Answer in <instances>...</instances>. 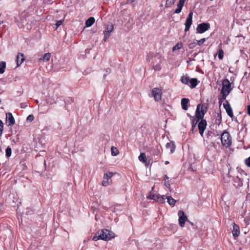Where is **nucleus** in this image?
Segmentation results:
<instances>
[{
    "label": "nucleus",
    "mask_w": 250,
    "mask_h": 250,
    "mask_svg": "<svg viewBox=\"0 0 250 250\" xmlns=\"http://www.w3.org/2000/svg\"><path fill=\"white\" fill-rule=\"evenodd\" d=\"M114 25L113 24L108 25L105 30L104 31V42L109 37L110 33L113 31Z\"/></svg>",
    "instance_id": "nucleus-11"
},
{
    "label": "nucleus",
    "mask_w": 250,
    "mask_h": 250,
    "mask_svg": "<svg viewBox=\"0 0 250 250\" xmlns=\"http://www.w3.org/2000/svg\"><path fill=\"white\" fill-rule=\"evenodd\" d=\"M11 153H12L11 148L10 147H8L6 149V156L7 157H10L11 156Z\"/></svg>",
    "instance_id": "nucleus-32"
},
{
    "label": "nucleus",
    "mask_w": 250,
    "mask_h": 250,
    "mask_svg": "<svg viewBox=\"0 0 250 250\" xmlns=\"http://www.w3.org/2000/svg\"><path fill=\"white\" fill-rule=\"evenodd\" d=\"M95 22V19L93 17H90L85 22V25L86 27L91 26Z\"/></svg>",
    "instance_id": "nucleus-21"
},
{
    "label": "nucleus",
    "mask_w": 250,
    "mask_h": 250,
    "mask_svg": "<svg viewBox=\"0 0 250 250\" xmlns=\"http://www.w3.org/2000/svg\"><path fill=\"white\" fill-rule=\"evenodd\" d=\"M210 28V25L208 23L203 22L198 25L197 27V32L202 34L207 31Z\"/></svg>",
    "instance_id": "nucleus-6"
},
{
    "label": "nucleus",
    "mask_w": 250,
    "mask_h": 250,
    "mask_svg": "<svg viewBox=\"0 0 250 250\" xmlns=\"http://www.w3.org/2000/svg\"><path fill=\"white\" fill-rule=\"evenodd\" d=\"M165 186L167 188H170V184H169V182L168 181H165Z\"/></svg>",
    "instance_id": "nucleus-41"
},
{
    "label": "nucleus",
    "mask_w": 250,
    "mask_h": 250,
    "mask_svg": "<svg viewBox=\"0 0 250 250\" xmlns=\"http://www.w3.org/2000/svg\"><path fill=\"white\" fill-rule=\"evenodd\" d=\"M234 186L236 187H240L243 186V182L242 180L238 177V176H236L234 180Z\"/></svg>",
    "instance_id": "nucleus-19"
},
{
    "label": "nucleus",
    "mask_w": 250,
    "mask_h": 250,
    "mask_svg": "<svg viewBox=\"0 0 250 250\" xmlns=\"http://www.w3.org/2000/svg\"><path fill=\"white\" fill-rule=\"evenodd\" d=\"M6 67V62H0V73L2 74L5 71V69Z\"/></svg>",
    "instance_id": "nucleus-25"
},
{
    "label": "nucleus",
    "mask_w": 250,
    "mask_h": 250,
    "mask_svg": "<svg viewBox=\"0 0 250 250\" xmlns=\"http://www.w3.org/2000/svg\"><path fill=\"white\" fill-rule=\"evenodd\" d=\"M153 68L155 71H159L161 69V66L160 64H157L153 66Z\"/></svg>",
    "instance_id": "nucleus-34"
},
{
    "label": "nucleus",
    "mask_w": 250,
    "mask_h": 250,
    "mask_svg": "<svg viewBox=\"0 0 250 250\" xmlns=\"http://www.w3.org/2000/svg\"><path fill=\"white\" fill-rule=\"evenodd\" d=\"M3 130V123L1 120H0V136L1 135Z\"/></svg>",
    "instance_id": "nucleus-33"
},
{
    "label": "nucleus",
    "mask_w": 250,
    "mask_h": 250,
    "mask_svg": "<svg viewBox=\"0 0 250 250\" xmlns=\"http://www.w3.org/2000/svg\"><path fill=\"white\" fill-rule=\"evenodd\" d=\"M114 237V234L108 229H102L98 230L93 237V240L97 241L102 239L105 241L110 240Z\"/></svg>",
    "instance_id": "nucleus-2"
},
{
    "label": "nucleus",
    "mask_w": 250,
    "mask_h": 250,
    "mask_svg": "<svg viewBox=\"0 0 250 250\" xmlns=\"http://www.w3.org/2000/svg\"><path fill=\"white\" fill-rule=\"evenodd\" d=\"M105 76H106V75H104V78H105Z\"/></svg>",
    "instance_id": "nucleus-51"
},
{
    "label": "nucleus",
    "mask_w": 250,
    "mask_h": 250,
    "mask_svg": "<svg viewBox=\"0 0 250 250\" xmlns=\"http://www.w3.org/2000/svg\"><path fill=\"white\" fill-rule=\"evenodd\" d=\"M63 20H60L58 21L56 23V25L57 26V27H59L60 25H61L63 22Z\"/></svg>",
    "instance_id": "nucleus-39"
},
{
    "label": "nucleus",
    "mask_w": 250,
    "mask_h": 250,
    "mask_svg": "<svg viewBox=\"0 0 250 250\" xmlns=\"http://www.w3.org/2000/svg\"><path fill=\"white\" fill-rule=\"evenodd\" d=\"M232 88L229 80L227 79L224 80L222 82V87L221 91L223 100H226L227 96L229 94Z\"/></svg>",
    "instance_id": "nucleus-3"
},
{
    "label": "nucleus",
    "mask_w": 250,
    "mask_h": 250,
    "mask_svg": "<svg viewBox=\"0 0 250 250\" xmlns=\"http://www.w3.org/2000/svg\"><path fill=\"white\" fill-rule=\"evenodd\" d=\"M167 179H168V177H167V175H165V177H164V180L165 181H166Z\"/></svg>",
    "instance_id": "nucleus-44"
},
{
    "label": "nucleus",
    "mask_w": 250,
    "mask_h": 250,
    "mask_svg": "<svg viewBox=\"0 0 250 250\" xmlns=\"http://www.w3.org/2000/svg\"><path fill=\"white\" fill-rule=\"evenodd\" d=\"M185 2V0H179L177 5L178 8L175 10L174 12L175 13L178 14L181 12L184 5Z\"/></svg>",
    "instance_id": "nucleus-17"
},
{
    "label": "nucleus",
    "mask_w": 250,
    "mask_h": 250,
    "mask_svg": "<svg viewBox=\"0 0 250 250\" xmlns=\"http://www.w3.org/2000/svg\"><path fill=\"white\" fill-rule=\"evenodd\" d=\"M218 58L220 60H222L224 57V51L222 49H219L218 54Z\"/></svg>",
    "instance_id": "nucleus-31"
},
{
    "label": "nucleus",
    "mask_w": 250,
    "mask_h": 250,
    "mask_svg": "<svg viewBox=\"0 0 250 250\" xmlns=\"http://www.w3.org/2000/svg\"><path fill=\"white\" fill-rule=\"evenodd\" d=\"M176 0H167L166 2V7H170L172 4H173L175 2Z\"/></svg>",
    "instance_id": "nucleus-29"
},
{
    "label": "nucleus",
    "mask_w": 250,
    "mask_h": 250,
    "mask_svg": "<svg viewBox=\"0 0 250 250\" xmlns=\"http://www.w3.org/2000/svg\"><path fill=\"white\" fill-rule=\"evenodd\" d=\"M114 174V173L111 172H109L108 173H104V180L102 182V185L103 186L105 187L108 185V180L113 176Z\"/></svg>",
    "instance_id": "nucleus-12"
},
{
    "label": "nucleus",
    "mask_w": 250,
    "mask_h": 250,
    "mask_svg": "<svg viewBox=\"0 0 250 250\" xmlns=\"http://www.w3.org/2000/svg\"><path fill=\"white\" fill-rule=\"evenodd\" d=\"M1 206H0V210L1 209Z\"/></svg>",
    "instance_id": "nucleus-50"
},
{
    "label": "nucleus",
    "mask_w": 250,
    "mask_h": 250,
    "mask_svg": "<svg viewBox=\"0 0 250 250\" xmlns=\"http://www.w3.org/2000/svg\"><path fill=\"white\" fill-rule=\"evenodd\" d=\"M51 57V53H47L44 54L42 58H41L40 60L45 61L46 62L50 60Z\"/></svg>",
    "instance_id": "nucleus-27"
},
{
    "label": "nucleus",
    "mask_w": 250,
    "mask_h": 250,
    "mask_svg": "<svg viewBox=\"0 0 250 250\" xmlns=\"http://www.w3.org/2000/svg\"><path fill=\"white\" fill-rule=\"evenodd\" d=\"M6 122L8 126H12L15 124V119L11 113L8 112L6 114Z\"/></svg>",
    "instance_id": "nucleus-10"
},
{
    "label": "nucleus",
    "mask_w": 250,
    "mask_h": 250,
    "mask_svg": "<svg viewBox=\"0 0 250 250\" xmlns=\"http://www.w3.org/2000/svg\"><path fill=\"white\" fill-rule=\"evenodd\" d=\"M153 96L156 101L161 100L162 92V90L158 88H154L152 90Z\"/></svg>",
    "instance_id": "nucleus-8"
},
{
    "label": "nucleus",
    "mask_w": 250,
    "mask_h": 250,
    "mask_svg": "<svg viewBox=\"0 0 250 250\" xmlns=\"http://www.w3.org/2000/svg\"><path fill=\"white\" fill-rule=\"evenodd\" d=\"M189 100L187 98H183L181 100V105L182 109L184 110H187L188 109Z\"/></svg>",
    "instance_id": "nucleus-15"
},
{
    "label": "nucleus",
    "mask_w": 250,
    "mask_h": 250,
    "mask_svg": "<svg viewBox=\"0 0 250 250\" xmlns=\"http://www.w3.org/2000/svg\"><path fill=\"white\" fill-rule=\"evenodd\" d=\"M224 100L223 99V97H222V98H219V104L220 105L222 104V103L223 102V101H224Z\"/></svg>",
    "instance_id": "nucleus-42"
},
{
    "label": "nucleus",
    "mask_w": 250,
    "mask_h": 250,
    "mask_svg": "<svg viewBox=\"0 0 250 250\" xmlns=\"http://www.w3.org/2000/svg\"><path fill=\"white\" fill-rule=\"evenodd\" d=\"M189 80V77L187 75L183 76L181 78V82L185 84H188Z\"/></svg>",
    "instance_id": "nucleus-24"
},
{
    "label": "nucleus",
    "mask_w": 250,
    "mask_h": 250,
    "mask_svg": "<svg viewBox=\"0 0 250 250\" xmlns=\"http://www.w3.org/2000/svg\"><path fill=\"white\" fill-rule=\"evenodd\" d=\"M182 45H183V44L181 42H178L175 46H174L173 47V48H172L173 51L178 50V49L181 48L182 47Z\"/></svg>",
    "instance_id": "nucleus-30"
},
{
    "label": "nucleus",
    "mask_w": 250,
    "mask_h": 250,
    "mask_svg": "<svg viewBox=\"0 0 250 250\" xmlns=\"http://www.w3.org/2000/svg\"><path fill=\"white\" fill-rule=\"evenodd\" d=\"M179 216V223L181 227H184L185 222L188 221L187 216L185 214L184 211L179 210L178 213Z\"/></svg>",
    "instance_id": "nucleus-5"
},
{
    "label": "nucleus",
    "mask_w": 250,
    "mask_h": 250,
    "mask_svg": "<svg viewBox=\"0 0 250 250\" xmlns=\"http://www.w3.org/2000/svg\"><path fill=\"white\" fill-rule=\"evenodd\" d=\"M188 222H189V223L191 226H193L194 225V224H193L192 222H190V221H189V220H188Z\"/></svg>",
    "instance_id": "nucleus-46"
},
{
    "label": "nucleus",
    "mask_w": 250,
    "mask_h": 250,
    "mask_svg": "<svg viewBox=\"0 0 250 250\" xmlns=\"http://www.w3.org/2000/svg\"><path fill=\"white\" fill-rule=\"evenodd\" d=\"M221 117H220V119L218 120V124H220V123H221Z\"/></svg>",
    "instance_id": "nucleus-47"
},
{
    "label": "nucleus",
    "mask_w": 250,
    "mask_h": 250,
    "mask_svg": "<svg viewBox=\"0 0 250 250\" xmlns=\"http://www.w3.org/2000/svg\"><path fill=\"white\" fill-rule=\"evenodd\" d=\"M128 2H129L130 3H132L135 1V0H127Z\"/></svg>",
    "instance_id": "nucleus-45"
},
{
    "label": "nucleus",
    "mask_w": 250,
    "mask_h": 250,
    "mask_svg": "<svg viewBox=\"0 0 250 250\" xmlns=\"http://www.w3.org/2000/svg\"><path fill=\"white\" fill-rule=\"evenodd\" d=\"M111 149L112 155L116 156L119 154V150L116 147L112 146Z\"/></svg>",
    "instance_id": "nucleus-28"
},
{
    "label": "nucleus",
    "mask_w": 250,
    "mask_h": 250,
    "mask_svg": "<svg viewBox=\"0 0 250 250\" xmlns=\"http://www.w3.org/2000/svg\"><path fill=\"white\" fill-rule=\"evenodd\" d=\"M166 199H167V203L171 206H174L176 202V201L170 196H166Z\"/></svg>",
    "instance_id": "nucleus-22"
},
{
    "label": "nucleus",
    "mask_w": 250,
    "mask_h": 250,
    "mask_svg": "<svg viewBox=\"0 0 250 250\" xmlns=\"http://www.w3.org/2000/svg\"><path fill=\"white\" fill-rule=\"evenodd\" d=\"M34 116L33 115H29L27 118V121L31 122L34 120Z\"/></svg>",
    "instance_id": "nucleus-38"
},
{
    "label": "nucleus",
    "mask_w": 250,
    "mask_h": 250,
    "mask_svg": "<svg viewBox=\"0 0 250 250\" xmlns=\"http://www.w3.org/2000/svg\"><path fill=\"white\" fill-rule=\"evenodd\" d=\"M169 164V162H168V161H166V162H165V164H166V165H167V164Z\"/></svg>",
    "instance_id": "nucleus-48"
},
{
    "label": "nucleus",
    "mask_w": 250,
    "mask_h": 250,
    "mask_svg": "<svg viewBox=\"0 0 250 250\" xmlns=\"http://www.w3.org/2000/svg\"><path fill=\"white\" fill-rule=\"evenodd\" d=\"M245 164L250 167V156L245 160Z\"/></svg>",
    "instance_id": "nucleus-35"
},
{
    "label": "nucleus",
    "mask_w": 250,
    "mask_h": 250,
    "mask_svg": "<svg viewBox=\"0 0 250 250\" xmlns=\"http://www.w3.org/2000/svg\"><path fill=\"white\" fill-rule=\"evenodd\" d=\"M85 241H86L85 240H84L83 243H85Z\"/></svg>",
    "instance_id": "nucleus-52"
},
{
    "label": "nucleus",
    "mask_w": 250,
    "mask_h": 250,
    "mask_svg": "<svg viewBox=\"0 0 250 250\" xmlns=\"http://www.w3.org/2000/svg\"><path fill=\"white\" fill-rule=\"evenodd\" d=\"M1 23V22L0 21V24Z\"/></svg>",
    "instance_id": "nucleus-53"
},
{
    "label": "nucleus",
    "mask_w": 250,
    "mask_h": 250,
    "mask_svg": "<svg viewBox=\"0 0 250 250\" xmlns=\"http://www.w3.org/2000/svg\"><path fill=\"white\" fill-rule=\"evenodd\" d=\"M226 104H224V107L225 109L228 116L231 118H232L233 117V114L232 108L228 101L226 100Z\"/></svg>",
    "instance_id": "nucleus-13"
},
{
    "label": "nucleus",
    "mask_w": 250,
    "mask_h": 250,
    "mask_svg": "<svg viewBox=\"0 0 250 250\" xmlns=\"http://www.w3.org/2000/svg\"><path fill=\"white\" fill-rule=\"evenodd\" d=\"M221 143L223 146L228 147L231 144V138L228 132L224 131L221 137Z\"/></svg>",
    "instance_id": "nucleus-4"
},
{
    "label": "nucleus",
    "mask_w": 250,
    "mask_h": 250,
    "mask_svg": "<svg viewBox=\"0 0 250 250\" xmlns=\"http://www.w3.org/2000/svg\"><path fill=\"white\" fill-rule=\"evenodd\" d=\"M166 196L165 195L161 196L160 195H157L156 199L155 201H157L160 203H164L166 199Z\"/></svg>",
    "instance_id": "nucleus-23"
},
{
    "label": "nucleus",
    "mask_w": 250,
    "mask_h": 250,
    "mask_svg": "<svg viewBox=\"0 0 250 250\" xmlns=\"http://www.w3.org/2000/svg\"><path fill=\"white\" fill-rule=\"evenodd\" d=\"M157 195L153 194L150 195L149 196V198L150 199L156 200Z\"/></svg>",
    "instance_id": "nucleus-40"
},
{
    "label": "nucleus",
    "mask_w": 250,
    "mask_h": 250,
    "mask_svg": "<svg viewBox=\"0 0 250 250\" xmlns=\"http://www.w3.org/2000/svg\"><path fill=\"white\" fill-rule=\"evenodd\" d=\"M248 114L250 116V105H249L247 107Z\"/></svg>",
    "instance_id": "nucleus-43"
},
{
    "label": "nucleus",
    "mask_w": 250,
    "mask_h": 250,
    "mask_svg": "<svg viewBox=\"0 0 250 250\" xmlns=\"http://www.w3.org/2000/svg\"><path fill=\"white\" fill-rule=\"evenodd\" d=\"M208 108L207 104H198L196 109L195 118L193 116H190L192 130H193L194 128L196 126L197 123H199L200 119L204 118L205 114L208 111Z\"/></svg>",
    "instance_id": "nucleus-1"
},
{
    "label": "nucleus",
    "mask_w": 250,
    "mask_h": 250,
    "mask_svg": "<svg viewBox=\"0 0 250 250\" xmlns=\"http://www.w3.org/2000/svg\"><path fill=\"white\" fill-rule=\"evenodd\" d=\"M166 148L167 149H170V152L171 153H173L175 149V146L173 141H170L169 143H167L166 145Z\"/></svg>",
    "instance_id": "nucleus-18"
},
{
    "label": "nucleus",
    "mask_w": 250,
    "mask_h": 250,
    "mask_svg": "<svg viewBox=\"0 0 250 250\" xmlns=\"http://www.w3.org/2000/svg\"><path fill=\"white\" fill-rule=\"evenodd\" d=\"M188 83H190V86L191 88H194L198 84V81L196 78H192L189 79Z\"/></svg>",
    "instance_id": "nucleus-20"
},
{
    "label": "nucleus",
    "mask_w": 250,
    "mask_h": 250,
    "mask_svg": "<svg viewBox=\"0 0 250 250\" xmlns=\"http://www.w3.org/2000/svg\"><path fill=\"white\" fill-rule=\"evenodd\" d=\"M196 42H191L188 44V47L190 49H192V48H193L194 47H195L196 46Z\"/></svg>",
    "instance_id": "nucleus-36"
},
{
    "label": "nucleus",
    "mask_w": 250,
    "mask_h": 250,
    "mask_svg": "<svg viewBox=\"0 0 250 250\" xmlns=\"http://www.w3.org/2000/svg\"><path fill=\"white\" fill-rule=\"evenodd\" d=\"M192 15H193V12L192 11H191L188 14V16L187 18L186 22L185 23V31L186 32L189 30L190 27L191 25L192 24Z\"/></svg>",
    "instance_id": "nucleus-9"
},
{
    "label": "nucleus",
    "mask_w": 250,
    "mask_h": 250,
    "mask_svg": "<svg viewBox=\"0 0 250 250\" xmlns=\"http://www.w3.org/2000/svg\"><path fill=\"white\" fill-rule=\"evenodd\" d=\"M206 41L205 38L201 39L200 40L197 41V44L199 45H201L202 44H203Z\"/></svg>",
    "instance_id": "nucleus-37"
},
{
    "label": "nucleus",
    "mask_w": 250,
    "mask_h": 250,
    "mask_svg": "<svg viewBox=\"0 0 250 250\" xmlns=\"http://www.w3.org/2000/svg\"><path fill=\"white\" fill-rule=\"evenodd\" d=\"M188 116L190 117V115L189 114H188Z\"/></svg>",
    "instance_id": "nucleus-49"
},
{
    "label": "nucleus",
    "mask_w": 250,
    "mask_h": 250,
    "mask_svg": "<svg viewBox=\"0 0 250 250\" xmlns=\"http://www.w3.org/2000/svg\"><path fill=\"white\" fill-rule=\"evenodd\" d=\"M24 57L23 54L19 53L17 56V66H19L24 61Z\"/></svg>",
    "instance_id": "nucleus-14"
},
{
    "label": "nucleus",
    "mask_w": 250,
    "mask_h": 250,
    "mask_svg": "<svg viewBox=\"0 0 250 250\" xmlns=\"http://www.w3.org/2000/svg\"><path fill=\"white\" fill-rule=\"evenodd\" d=\"M139 160L141 162H142L143 163L146 162L147 159H146V155L145 153H141L140 156H139Z\"/></svg>",
    "instance_id": "nucleus-26"
},
{
    "label": "nucleus",
    "mask_w": 250,
    "mask_h": 250,
    "mask_svg": "<svg viewBox=\"0 0 250 250\" xmlns=\"http://www.w3.org/2000/svg\"><path fill=\"white\" fill-rule=\"evenodd\" d=\"M232 232L234 238L238 237L240 234L239 227L235 223H234L233 226V230Z\"/></svg>",
    "instance_id": "nucleus-16"
},
{
    "label": "nucleus",
    "mask_w": 250,
    "mask_h": 250,
    "mask_svg": "<svg viewBox=\"0 0 250 250\" xmlns=\"http://www.w3.org/2000/svg\"><path fill=\"white\" fill-rule=\"evenodd\" d=\"M207 125V122L204 119V118L200 119L198 125V127L199 133L202 136H203V133L206 128Z\"/></svg>",
    "instance_id": "nucleus-7"
}]
</instances>
